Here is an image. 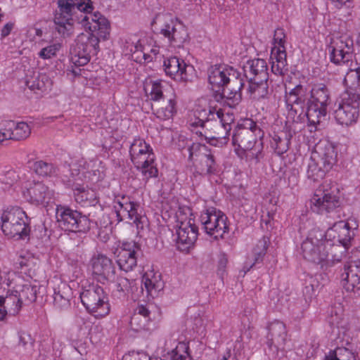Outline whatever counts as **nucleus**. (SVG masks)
<instances>
[{"mask_svg": "<svg viewBox=\"0 0 360 360\" xmlns=\"http://www.w3.org/2000/svg\"><path fill=\"white\" fill-rule=\"evenodd\" d=\"M19 335V345L24 348H27L32 345L33 340L31 335L25 331L18 333Z\"/></svg>", "mask_w": 360, "mask_h": 360, "instance_id": "nucleus-54", "label": "nucleus"}, {"mask_svg": "<svg viewBox=\"0 0 360 360\" xmlns=\"http://www.w3.org/2000/svg\"><path fill=\"white\" fill-rule=\"evenodd\" d=\"M18 176L17 175L15 171L13 169H10L1 173L0 174V182L5 186L3 187V189L10 188L15 182L18 181Z\"/></svg>", "mask_w": 360, "mask_h": 360, "instance_id": "nucleus-49", "label": "nucleus"}, {"mask_svg": "<svg viewBox=\"0 0 360 360\" xmlns=\"http://www.w3.org/2000/svg\"><path fill=\"white\" fill-rule=\"evenodd\" d=\"M23 195L32 202H49L53 193L42 182L34 181L29 183Z\"/></svg>", "mask_w": 360, "mask_h": 360, "instance_id": "nucleus-21", "label": "nucleus"}, {"mask_svg": "<svg viewBox=\"0 0 360 360\" xmlns=\"http://www.w3.org/2000/svg\"><path fill=\"white\" fill-rule=\"evenodd\" d=\"M99 15H101L99 13L90 14L89 16L86 14L82 15V20L88 21L89 18H91V21L93 22V24H95V22H98L100 20Z\"/></svg>", "mask_w": 360, "mask_h": 360, "instance_id": "nucleus-60", "label": "nucleus"}, {"mask_svg": "<svg viewBox=\"0 0 360 360\" xmlns=\"http://www.w3.org/2000/svg\"><path fill=\"white\" fill-rule=\"evenodd\" d=\"M220 111L214 112L209 109V114L205 120L201 118L192 124V126L200 127L195 133L200 137H204L212 145L226 143L231 126L230 123L224 121Z\"/></svg>", "mask_w": 360, "mask_h": 360, "instance_id": "nucleus-3", "label": "nucleus"}, {"mask_svg": "<svg viewBox=\"0 0 360 360\" xmlns=\"http://www.w3.org/2000/svg\"><path fill=\"white\" fill-rule=\"evenodd\" d=\"M139 207V205L137 203L131 201V209L129 208L128 214V219L136 225L138 234L141 231L148 227L147 217L138 213Z\"/></svg>", "mask_w": 360, "mask_h": 360, "instance_id": "nucleus-38", "label": "nucleus"}, {"mask_svg": "<svg viewBox=\"0 0 360 360\" xmlns=\"http://www.w3.org/2000/svg\"><path fill=\"white\" fill-rule=\"evenodd\" d=\"M243 69L244 76L249 84L257 81H268V66L264 59L255 58L249 60L243 65Z\"/></svg>", "mask_w": 360, "mask_h": 360, "instance_id": "nucleus-20", "label": "nucleus"}, {"mask_svg": "<svg viewBox=\"0 0 360 360\" xmlns=\"http://www.w3.org/2000/svg\"><path fill=\"white\" fill-rule=\"evenodd\" d=\"M99 20L95 24H92L89 26V29L92 32H97L96 36H98L99 39L105 40L108 39L109 35V22L103 15H99Z\"/></svg>", "mask_w": 360, "mask_h": 360, "instance_id": "nucleus-43", "label": "nucleus"}, {"mask_svg": "<svg viewBox=\"0 0 360 360\" xmlns=\"http://www.w3.org/2000/svg\"><path fill=\"white\" fill-rule=\"evenodd\" d=\"M14 24L12 22L6 23L1 30V35L2 37H6L11 33L13 30Z\"/></svg>", "mask_w": 360, "mask_h": 360, "instance_id": "nucleus-59", "label": "nucleus"}, {"mask_svg": "<svg viewBox=\"0 0 360 360\" xmlns=\"http://www.w3.org/2000/svg\"><path fill=\"white\" fill-rule=\"evenodd\" d=\"M169 89H165L161 82H154L152 84L150 90V96L153 102L155 101H161L165 97V95L168 94Z\"/></svg>", "mask_w": 360, "mask_h": 360, "instance_id": "nucleus-46", "label": "nucleus"}, {"mask_svg": "<svg viewBox=\"0 0 360 360\" xmlns=\"http://www.w3.org/2000/svg\"><path fill=\"white\" fill-rule=\"evenodd\" d=\"M135 51L134 52V56H136V60H139V62H141V60L139 59V54H143V62H150L153 60V58L151 57L150 55L148 54V53H143L142 50H141V45H136L135 46Z\"/></svg>", "mask_w": 360, "mask_h": 360, "instance_id": "nucleus-57", "label": "nucleus"}, {"mask_svg": "<svg viewBox=\"0 0 360 360\" xmlns=\"http://www.w3.org/2000/svg\"><path fill=\"white\" fill-rule=\"evenodd\" d=\"M286 66L287 61H281L278 63L273 60L271 64V71L276 75L283 76L288 71Z\"/></svg>", "mask_w": 360, "mask_h": 360, "instance_id": "nucleus-53", "label": "nucleus"}, {"mask_svg": "<svg viewBox=\"0 0 360 360\" xmlns=\"http://www.w3.org/2000/svg\"><path fill=\"white\" fill-rule=\"evenodd\" d=\"M129 208L131 209V201H118L117 205H114L115 212L117 217L118 222L122 221L124 217L128 219Z\"/></svg>", "mask_w": 360, "mask_h": 360, "instance_id": "nucleus-48", "label": "nucleus"}, {"mask_svg": "<svg viewBox=\"0 0 360 360\" xmlns=\"http://www.w3.org/2000/svg\"><path fill=\"white\" fill-rule=\"evenodd\" d=\"M71 294V288L65 283L61 284L58 286V290L54 291V305L60 309H67L70 306Z\"/></svg>", "mask_w": 360, "mask_h": 360, "instance_id": "nucleus-33", "label": "nucleus"}, {"mask_svg": "<svg viewBox=\"0 0 360 360\" xmlns=\"http://www.w3.org/2000/svg\"><path fill=\"white\" fill-rule=\"evenodd\" d=\"M134 314H139L140 316H141V317H146V319H148V321L150 320V311L143 305L138 306Z\"/></svg>", "mask_w": 360, "mask_h": 360, "instance_id": "nucleus-58", "label": "nucleus"}, {"mask_svg": "<svg viewBox=\"0 0 360 360\" xmlns=\"http://www.w3.org/2000/svg\"><path fill=\"white\" fill-rule=\"evenodd\" d=\"M267 82L268 81H257L249 84L248 91L252 98L259 101L268 97L269 91Z\"/></svg>", "mask_w": 360, "mask_h": 360, "instance_id": "nucleus-37", "label": "nucleus"}, {"mask_svg": "<svg viewBox=\"0 0 360 360\" xmlns=\"http://www.w3.org/2000/svg\"><path fill=\"white\" fill-rule=\"evenodd\" d=\"M324 238V231L319 229H311L301 245L303 257L316 264H320L327 259L328 250L326 248L329 243Z\"/></svg>", "mask_w": 360, "mask_h": 360, "instance_id": "nucleus-8", "label": "nucleus"}, {"mask_svg": "<svg viewBox=\"0 0 360 360\" xmlns=\"http://www.w3.org/2000/svg\"><path fill=\"white\" fill-rule=\"evenodd\" d=\"M269 242V238L266 236H264L261 240L258 241L253 249L254 262H246L245 268H247V270L245 271V273L250 271V269L252 268L254 265L262 261L263 257L266 254Z\"/></svg>", "mask_w": 360, "mask_h": 360, "instance_id": "nucleus-35", "label": "nucleus"}, {"mask_svg": "<svg viewBox=\"0 0 360 360\" xmlns=\"http://www.w3.org/2000/svg\"><path fill=\"white\" fill-rule=\"evenodd\" d=\"M164 67L166 74L172 77L180 75V79L187 80V65L183 60L176 56L170 57L164 60Z\"/></svg>", "mask_w": 360, "mask_h": 360, "instance_id": "nucleus-29", "label": "nucleus"}, {"mask_svg": "<svg viewBox=\"0 0 360 360\" xmlns=\"http://www.w3.org/2000/svg\"><path fill=\"white\" fill-rule=\"evenodd\" d=\"M122 360H151L144 352H131L123 356Z\"/></svg>", "mask_w": 360, "mask_h": 360, "instance_id": "nucleus-55", "label": "nucleus"}, {"mask_svg": "<svg viewBox=\"0 0 360 360\" xmlns=\"http://www.w3.org/2000/svg\"><path fill=\"white\" fill-rule=\"evenodd\" d=\"M327 109L319 108L315 105H308L307 112L304 114L306 116L309 125L312 126L316 129L317 124H320L321 118L326 117Z\"/></svg>", "mask_w": 360, "mask_h": 360, "instance_id": "nucleus-39", "label": "nucleus"}, {"mask_svg": "<svg viewBox=\"0 0 360 360\" xmlns=\"http://www.w3.org/2000/svg\"><path fill=\"white\" fill-rule=\"evenodd\" d=\"M195 168L203 174H208L216 171V163L210 149L193 164Z\"/></svg>", "mask_w": 360, "mask_h": 360, "instance_id": "nucleus-34", "label": "nucleus"}, {"mask_svg": "<svg viewBox=\"0 0 360 360\" xmlns=\"http://www.w3.org/2000/svg\"><path fill=\"white\" fill-rule=\"evenodd\" d=\"M148 319L141 317L139 314H134L131 318L130 326L136 331H140L147 328Z\"/></svg>", "mask_w": 360, "mask_h": 360, "instance_id": "nucleus-50", "label": "nucleus"}, {"mask_svg": "<svg viewBox=\"0 0 360 360\" xmlns=\"http://www.w3.org/2000/svg\"><path fill=\"white\" fill-rule=\"evenodd\" d=\"M33 169L36 174L41 176H51L56 174L57 168L49 162L39 160L34 163Z\"/></svg>", "mask_w": 360, "mask_h": 360, "instance_id": "nucleus-44", "label": "nucleus"}, {"mask_svg": "<svg viewBox=\"0 0 360 360\" xmlns=\"http://www.w3.org/2000/svg\"><path fill=\"white\" fill-rule=\"evenodd\" d=\"M354 269H357V266L350 263L345 266V271L341 275L342 285L347 291H353L360 283V276Z\"/></svg>", "mask_w": 360, "mask_h": 360, "instance_id": "nucleus-31", "label": "nucleus"}, {"mask_svg": "<svg viewBox=\"0 0 360 360\" xmlns=\"http://www.w3.org/2000/svg\"><path fill=\"white\" fill-rule=\"evenodd\" d=\"M130 156L137 169H141L147 178L158 176V169L153 165L155 155L149 144L143 139H136L130 146Z\"/></svg>", "mask_w": 360, "mask_h": 360, "instance_id": "nucleus-9", "label": "nucleus"}, {"mask_svg": "<svg viewBox=\"0 0 360 360\" xmlns=\"http://www.w3.org/2000/svg\"><path fill=\"white\" fill-rule=\"evenodd\" d=\"M308 103L327 109L330 103V92L326 86L323 84H315L311 90V98Z\"/></svg>", "mask_w": 360, "mask_h": 360, "instance_id": "nucleus-28", "label": "nucleus"}, {"mask_svg": "<svg viewBox=\"0 0 360 360\" xmlns=\"http://www.w3.org/2000/svg\"><path fill=\"white\" fill-rule=\"evenodd\" d=\"M305 101V91L302 85H297L285 96L287 108L290 106H301L304 108Z\"/></svg>", "mask_w": 360, "mask_h": 360, "instance_id": "nucleus-36", "label": "nucleus"}, {"mask_svg": "<svg viewBox=\"0 0 360 360\" xmlns=\"http://www.w3.org/2000/svg\"><path fill=\"white\" fill-rule=\"evenodd\" d=\"M153 114L161 120L171 119L176 112V101L172 94L165 95L161 101H155L151 104Z\"/></svg>", "mask_w": 360, "mask_h": 360, "instance_id": "nucleus-22", "label": "nucleus"}, {"mask_svg": "<svg viewBox=\"0 0 360 360\" xmlns=\"http://www.w3.org/2000/svg\"><path fill=\"white\" fill-rule=\"evenodd\" d=\"M331 246L330 252L328 251V256L331 255V259L333 262H340L345 255V252L348 248H345L342 245L335 244L333 243V245L329 244Z\"/></svg>", "mask_w": 360, "mask_h": 360, "instance_id": "nucleus-47", "label": "nucleus"}, {"mask_svg": "<svg viewBox=\"0 0 360 360\" xmlns=\"http://www.w3.org/2000/svg\"><path fill=\"white\" fill-rule=\"evenodd\" d=\"M324 360H356L354 354L345 347H338L330 351Z\"/></svg>", "mask_w": 360, "mask_h": 360, "instance_id": "nucleus-45", "label": "nucleus"}, {"mask_svg": "<svg viewBox=\"0 0 360 360\" xmlns=\"http://www.w3.org/2000/svg\"><path fill=\"white\" fill-rule=\"evenodd\" d=\"M107 283H112V292L117 297H124L127 295L131 288V281L122 275L117 276L115 281H108Z\"/></svg>", "mask_w": 360, "mask_h": 360, "instance_id": "nucleus-40", "label": "nucleus"}, {"mask_svg": "<svg viewBox=\"0 0 360 360\" xmlns=\"http://www.w3.org/2000/svg\"><path fill=\"white\" fill-rule=\"evenodd\" d=\"M72 189L75 201L82 207L96 206L98 204V200L93 189L79 184L75 185Z\"/></svg>", "mask_w": 360, "mask_h": 360, "instance_id": "nucleus-26", "label": "nucleus"}, {"mask_svg": "<svg viewBox=\"0 0 360 360\" xmlns=\"http://www.w3.org/2000/svg\"><path fill=\"white\" fill-rule=\"evenodd\" d=\"M262 136V130L250 119H247L235 129L232 137L234 146L243 151H248L247 156L257 160L259 148H255L257 138Z\"/></svg>", "mask_w": 360, "mask_h": 360, "instance_id": "nucleus-7", "label": "nucleus"}, {"mask_svg": "<svg viewBox=\"0 0 360 360\" xmlns=\"http://www.w3.org/2000/svg\"><path fill=\"white\" fill-rule=\"evenodd\" d=\"M274 57L276 62L286 61V53L285 51L278 50Z\"/></svg>", "mask_w": 360, "mask_h": 360, "instance_id": "nucleus-61", "label": "nucleus"}, {"mask_svg": "<svg viewBox=\"0 0 360 360\" xmlns=\"http://www.w3.org/2000/svg\"><path fill=\"white\" fill-rule=\"evenodd\" d=\"M91 271L94 278L102 283L115 281L116 268L111 259L103 254L92 257L90 261Z\"/></svg>", "mask_w": 360, "mask_h": 360, "instance_id": "nucleus-16", "label": "nucleus"}, {"mask_svg": "<svg viewBox=\"0 0 360 360\" xmlns=\"http://www.w3.org/2000/svg\"><path fill=\"white\" fill-rule=\"evenodd\" d=\"M6 133L8 134L9 140L22 141L28 138L31 134V128L25 122L15 123L9 121L5 126Z\"/></svg>", "mask_w": 360, "mask_h": 360, "instance_id": "nucleus-27", "label": "nucleus"}, {"mask_svg": "<svg viewBox=\"0 0 360 360\" xmlns=\"http://www.w3.org/2000/svg\"><path fill=\"white\" fill-rule=\"evenodd\" d=\"M314 290L312 285H307L304 288V295H309V300H311V297L312 295H314Z\"/></svg>", "mask_w": 360, "mask_h": 360, "instance_id": "nucleus-64", "label": "nucleus"}, {"mask_svg": "<svg viewBox=\"0 0 360 360\" xmlns=\"http://www.w3.org/2000/svg\"><path fill=\"white\" fill-rule=\"evenodd\" d=\"M60 48V45L59 44H53L42 49L39 53V56L43 59H49L56 55Z\"/></svg>", "mask_w": 360, "mask_h": 360, "instance_id": "nucleus-52", "label": "nucleus"}, {"mask_svg": "<svg viewBox=\"0 0 360 360\" xmlns=\"http://www.w3.org/2000/svg\"><path fill=\"white\" fill-rule=\"evenodd\" d=\"M350 68L344 79L347 88L334 104L335 119L339 124L347 126L357 120L360 104V67L352 64Z\"/></svg>", "mask_w": 360, "mask_h": 360, "instance_id": "nucleus-1", "label": "nucleus"}, {"mask_svg": "<svg viewBox=\"0 0 360 360\" xmlns=\"http://www.w3.org/2000/svg\"><path fill=\"white\" fill-rule=\"evenodd\" d=\"M335 313V316L332 314L331 323L335 325L338 328L343 327V325L342 324V320L338 316L337 311Z\"/></svg>", "mask_w": 360, "mask_h": 360, "instance_id": "nucleus-62", "label": "nucleus"}, {"mask_svg": "<svg viewBox=\"0 0 360 360\" xmlns=\"http://www.w3.org/2000/svg\"><path fill=\"white\" fill-rule=\"evenodd\" d=\"M22 304L34 302L37 299L39 286L30 282L18 279L12 288Z\"/></svg>", "mask_w": 360, "mask_h": 360, "instance_id": "nucleus-25", "label": "nucleus"}, {"mask_svg": "<svg viewBox=\"0 0 360 360\" xmlns=\"http://www.w3.org/2000/svg\"><path fill=\"white\" fill-rule=\"evenodd\" d=\"M208 81L212 89H222L220 98H225V102L234 108L242 99V89L244 86L240 72L232 67L212 66L208 70Z\"/></svg>", "mask_w": 360, "mask_h": 360, "instance_id": "nucleus-2", "label": "nucleus"}, {"mask_svg": "<svg viewBox=\"0 0 360 360\" xmlns=\"http://www.w3.org/2000/svg\"><path fill=\"white\" fill-rule=\"evenodd\" d=\"M134 243H123L118 251L117 263L122 271L128 272L136 266L137 257Z\"/></svg>", "mask_w": 360, "mask_h": 360, "instance_id": "nucleus-23", "label": "nucleus"}, {"mask_svg": "<svg viewBox=\"0 0 360 360\" xmlns=\"http://www.w3.org/2000/svg\"><path fill=\"white\" fill-rule=\"evenodd\" d=\"M45 77V76L41 77L38 72H32L26 75L25 84L31 91L34 92L37 91H43L45 87L44 82Z\"/></svg>", "mask_w": 360, "mask_h": 360, "instance_id": "nucleus-41", "label": "nucleus"}, {"mask_svg": "<svg viewBox=\"0 0 360 360\" xmlns=\"http://www.w3.org/2000/svg\"><path fill=\"white\" fill-rule=\"evenodd\" d=\"M293 134L291 130L281 131L274 134L271 141V146L276 154L281 155L288 151Z\"/></svg>", "mask_w": 360, "mask_h": 360, "instance_id": "nucleus-30", "label": "nucleus"}, {"mask_svg": "<svg viewBox=\"0 0 360 360\" xmlns=\"http://www.w3.org/2000/svg\"><path fill=\"white\" fill-rule=\"evenodd\" d=\"M354 224L355 226H351L349 222H345V221H337L328 228L326 232H324L325 238L328 241L331 240L349 248L354 237L352 230L356 229L358 227V224L355 221Z\"/></svg>", "mask_w": 360, "mask_h": 360, "instance_id": "nucleus-17", "label": "nucleus"}, {"mask_svg": "<svg viewBox=\"0 0 360 360\" xmlns=\"http://www.w3.org/2000/svg\"><path fill=\"white\" fill-rule=\"evenodd\" d=\"M100 39L93 33H82L77 36L75 45L70 49V60L77 67L86 65L91 55L98 51Z\"/></svg>", "mask_w": 360, "mask_h": 360, "instance_id": "nucleus-10", "label": "nucleus"}, {"mask_svg": "<svg viewBox=\"0 0 360 360\" xmlns=\"http://www.w3.org/2000/svg\"><path fill=\"white\" fill-rule=\"evenodd\" d=\"M58 5L54 23L56 30L63 36L71 34L74 17L77 11L90 13L93 10L91 0H58Z\"/></svg>", "mask_w": 360, "mask_h": 360, "instance_id": "nucleus-5", "label": "nucleus"}, {"mask_svg": "<svg viewBox=\"0 0 360 360\" xmlns=\"http://www.w3.org/2000/svg\"><path fill=\"white\" fill-rule=\"evenodd\" d=\"M287 108L288 110V117L291 119L292 122H301L304 117V114H303L304 108L301 106H290Z\"/></svg>", "mask_w": 360, "mask_h": 360, "instance_id": "nucleus-51", "label": "nucleus"}, {"mask_svg": "<svg viewBox=\"0 0 360 360\" xmlns=\"http://www.w3.org/2000/svg\"><path fill=\"white\" fill-rule=\"evenodd\" d=\"M331 44L330 58L333 63L337 65H345L348 67V72H350V65L352 64H356L357 67H360L356 62L352 61L354 43L349 36L342 35L339 38L333 39Z\"/></svg>", "mask_w": 360, "mask_h": 360, "instance_id": "nucleus-13", "label": "nucleus"}, {"mask_svg": "<svg viewBox=\"0 0 360 360\" xmlns=\"http://www.w3.org/2000/svg\"><path fill=\"white\" fill-rule=\"evenodd\" d=\"M82 304L95 316H104L110 310L106 295L101 286L89 285L80 294Z\"/></svg>", "mask_w": 360, "mask_h": 360, "instance_id": "nucleus-11", "label": "nucleus"}, {"mask_svg": "<svg viewBox=\"0 0 360 360\" xmlns=\"http://www.w3.org/2000/svg\"><path fill=\"white\" fill-rule=\"evenodd\" d=\"M177 249L181 252H188L193 246L198 237V227L194 220L189 218L186 221H181L176 231Z\"/></svg>", "mask_w": 360, "mask_h": 360, "instance_id": "nucleus-18", "label": "nucleus"}, {"mask_svg": "<svg viewBox=\"0 0 360 360\" xmlns=\"http://www.w3.org/2000/svg\"><path fill=\"white\" fill-rule=\"evenodd\" d=\"M188 142L186 141L188 160L194 164L197 161V158H200L205 153H207L210 148L205 145L199 143H191L189 144Z\"/></svg>", "mask_w": 360, "mask_h": 360, "instance_id": "nucleus-42", "label": "nucleus"}, {"mask_svg": "<svg viewBox=\"0 0 360 360\" xmlns=\"http://www.w3.org/2000/svg\"><path fill=\"white\" fill-rule=\"evenodd\" d=\"M268 330L267 344L269 348L274 346L277 349H283L287 336L285 324L275 321L269 324Z\"/></svg>", "mask_w": 360, "mask_h": 360, "instance_id": "nucleus-24", "label": "nucleus"}, {"mask_svg": "<svg viewBox=\"0 0 360 360\" xmlns=\"http://www.w3.org/2000/svg\"><path fill=\"white\" fill-rule=\"evenodd\" d=\"M200 221L205 232L215 239L223 238L229 231L228 218L225 214L214 208L207 210L200 216Z\"/></svg>", "mask_w": 360, "mask_h": 360, "instance_id": "nucleus-14", "label": "nucleus"}, {"mask_svg": "<svg viewBox=\"0 0 360 360\" xmlns=\"http://www.w3.org/2000/svg\"><path fill=\"white\" fill-rule=\"evenodd\" d=\"M228 262V259L224 253H221L218 258L217 272L220 276H223Z\"/></svg>", "mask_w": 360, "mask_h": 360, "instance_id": "nucleus-56", "label": "nucleus"}, {"mask_svg": "<svg viewBox=\"0 0 360 360\" xmlns=\"http://www.w3.org/2000/svg\"><path fill=\"white\" fill-rule=\"evenodd\" d=\"M56 218L58 226L65 231L86 232L90 229L89 218L80 212L69 207H58Z\"/></svg>", "mask_w": 360, "mask_h": 360, "instance_id": "nucleus-12", "label": "nucleus"}, {"mask_svg": "<svg viewBox=\"0 0 360 360\" xmlns=\"http://www.w3.org/2000/svg\"><path fill=\"white\" fill-rule=\"evenodd\" d=\"M165 25L160 33L167 37L174 46H179L188 39V34L186 27L179 22L174 21L171 16L163 15Z\"/></svg>", "mask_w": 360, "mask_h": 360, "instance_id": "nucleus-19", "label": "nucleus"}, {"mask_svg": "<svg viewBox=\"0 0 360 360\" xmlns=\"http://www.w3.org/2000/svg\"><path fill=\"white\" fill-rule=\"evenodd\" d=\"M8 136L9 135L6 133L5 127L0 129V145H1L4 141L9 140L8 137Z\"/></svg>", "mask_w": 360, "mask_h": 360, "instance_id": "nucleus-63", "label": "nucleus"}, {"mask_svg": "<svg viewBox=\"0 0 360 360\" xmlns=\"http://www.w3.org/2000/svg\"><path fill=\"white\" fill-rule=\"evenodd\" d=\"M336 187L326 188L325 186L317 189L311 200L314 212L323 214L334 210L340 206L339 196Z\"/></svg>", "mask_w": 360, "mask_h": 360, "instance_id": "nucleus-15", "label": "nucleus"}, {"mask_svg": "<svg viewBox=\"0 0 360 360\" xmlns=\"http://www.w3.org/2000/svg\"><path fill=\"white\" fill-rule=\"evenodd\" d=\"M143 283L148 295L152 298L157 297L164 288V283L160 279V275L153 274L150 276L149 274H146L143 277Z\"/></svg>", "mask_w": 360, "mask_h": 360, "instance_id": "nucleus-32", "label": "nucleus"}, {"mask_svg": "<svg viewBox=\"0 0 360 360\" xmlns=\"http://www.w3.org/2000/svg\"><path fill=\"white\" fill-rule=\"evenodd\" d=\"M1 229L6 236L25 239L30 235L28 217L19 207H10L0 214Z\"/></svg>", "mask_w": 360, "mask_h": 360, "instance_id": "nucleus-6", "label": "nucleus"}, {"mask_svg": "<svg viewBox=\"0 0 360 360\" xmlns=\"http://www.w3.org/2000/svg\"><path fill=\"white\" fill-rule=\"evenodd\" d=\"M337 160V153L333 145L328 141H320L315 145L308 163L307 171L309 179L318 181L324 178Z\"/></svg>", "mask_w": 360, "mask_h": 360, "instance_id": "nucleus-4", "label": "nucleus"}]
</instances>
